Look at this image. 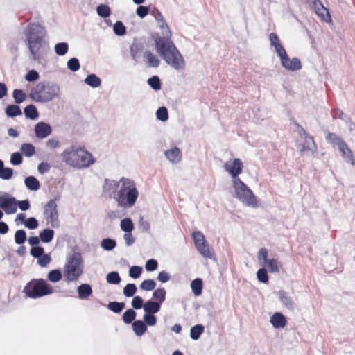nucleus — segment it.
I'll return each mask as SVG.
<instances>
[{
    "label": "nucleus",
    "instance_id": "obj_42",
    "mask_svg": "<svg viewBox=\"0 0 355 355\" xmlns=\"http://www.w3.org/2000/svg\"><path fill=\"white\" fill-rule=\"evenodd\" d=\"M26 97V94L21 89H15L13 91V98L15 103L20 104L25 101Z\"/></svg>",
    "mask_w": 355,
    "mask_h": 355
},
{
    "label": "nucleus",
    "instance_id": "obj_55",
    "mask_svg": "<svg viewBox=\"0 0 355 355\" xmlns=\"http://www.w3.org/2000/svg\"><path fill=\"white\" fill-rule=\"evenodd\" d=\"M68 68L72 71H76L80 68V63L77 58H71L67 62Z\"/></svg>",
    "mask_w": 355,
    "mask_h": 355
},
{
    "label": "nucleus",
    "instance_id": "obj_22",
    "mask_svg": "<svg viewBox=\"0 0 355 355\" xmlns=\"http://www.w3.org/2000/svg\"><path fill=\"white\" fill-rule=\"evenodd\" d=\"M160 303H157V301L149 300L144 304V310L147 313L155 314L160 311Z\"/></svg>",
    "mask_w": 355,
    "mask_h": 355
},
{
    "label": "nucleus",
    "instance_id": "obj_48",
    "mask_svg": "<svg viewBox=\"0 0 355 355\" xmlns=\"http://www.w3.org/2000/svg\"><path fill=\"white\" fill-rule=\"evenodd\" d=\"M97 13L102 17H107L110 15V8L105 4H101L97 7Z\"/></svg>",
    "mask_w": 355,
    "mask_h": 355
},
{
    "label": "nucleus",
    "instance_id": "obj_23",
    "mask_svg": "<svg viewBox=\"0 0 355 355\" xmlns=\"http://www.w3.org/2000/svg\"><path fill=\"white\" fill-rule=\"evenodd\" d=\"M78 297L80 299H87L92 294V288L89 284H83L77 288Z\"/></svg>",
    "mask_w": 355,
    "mask_h": 355
},
{
    "label": "nucleus",
    "instance_id": "obj_44",
    "mask_svg": "<svg viewBox=\"0 0 355 355\" xmlns=\"http://www.w3.org/2000/svg\"><path fill=\"white\" fill-rule=\"evenodd\" d=\"M137 291V286L134 284H128L123 288V294L125 297H132Z\"/></svg>",
    "mask_w": 355,
    "mask_h": 355
},
{
    "label": "nucleus",
    "instance_id": "obj_11",
    "mask_svg": "<svg viewBox=\"0 0 355 355\" xmlns=\"http://www.w3.org/2000/svg\"><path fill=\"white\" fill-rule=\"evenodd\" d=\"M224 169L232 178V182L236 179H240L238 175L241 173L243 168V165L241 159L236 158L227 161L224 166Z\"/></svg>",
    "mask_w": 355,
    "mask_h": 355
},
{
    "label": "nucleus",
    "instance_id": "obj_49",
    "mask_svg": "<svg viewBox=\"0 0 355 355\" xmlns=\"http://www.w3.org/2000/svg\"><path fill=\"white\" fill-rule=\"evenodd\" d=\"M143 318V322L146 324V325L147 324L148 326H154L157 323V318L154 314L145 313Z\"/></svg>",
    "mask_w": 355,
    "mask_h": 355
},
{
    "label": "nucleus",
    "instance_id": "obj_24",
    "mask_svg": "<svg viewBox=\"0 0 355 355\" xmlns=\"http://www.w3.org/2000/svg\"><path fill=\"white\" fill-rule=\"evenodd\" d=\"M144 56L146 59L148 67H157L159 65L160 60L152 52L149 51H145Z\"/></svg>",
    "mask_w": 355,
    "mask_h": 355
},
{
    "label": "nucleus",
    "instance_id": "obj_61",
    "mask_svg": "<svg viewBox=\"0 0 355 355\" xmlns=\"http://www.w3.org/2000/svg\"><path fill=\"white\" fill-rule=\"evenodd\" d=\"M25 226L31 230L35 229L38 227V222L35 218H29L26 220Z\"/></svg>",
    "mask_w": 355,
    "mask_h": 355
},
{
    "label": "nucleus",
    "instance_id": "obj_35",
    "mask_svg": "<svg viewBox=\"0 0 355 355\" xmlns=\"http://www.w3.org/2000/svg\"><path fill=\"white\" fill-rule=\"evenodd\" d=\"M121 229L125 232H132L134 229V225L132 220L129 218H125L121 220L120 223Z\"/></svg>",
    "mask_w": 355,
    "mask_h": 355
},
{
    "label": "nucleus",
    "instance_id": "obj_31",
    "mask_svg": "<svg viewBox=\"0 0 355 355\" xmlns=\"http://www.w3.org/2000/svg\"><path fill=\"white\" fill-rule=\"evenodd\" d=\"M87 85L92 87H98L101 85V80L95 74L89 75L85 80Z\"/></svg>",
    "mask_w": 355,
    "mask_h": 355
},
{
    "label": "nucleus",
    "instance_id": "obj_54",
    "mask_svg": "<svg viewBox=\"0 0 355 355\" xmlns=\"http://www.w3.org/2000/svg\"><path fill=\"white\" fill-rule=\"evenodd\" d=\"M15 242L17 244H22L26 239V234L24 230H19L15 232Z\"/></svg>",
    "mask_w": 355,
    "mask_h": 355
},
{
    "label": "nucleus",
    "instance_id": "obj_41",
    "mask_svg": "<svg viewBox=\"0 0 355 355\" xmlns=\"http://www.w3.org/2000/svg\"><path fill=\"white\" fill-rule=\"evenodd\" d=\"M62 273L60 270L55 269L51 270L48 274V279L51 282H58L62 279Z\"/></svg>",
    "mask_w": 355,
    "mask_h": 355
},
{
    "label": "nucleus",
    "instance_id": "obj_47",
    "mask_svg": "<svg viewBox=\"0 0 355 355\" xmlns=\"http://www.w3.org/2000/svg\"><path fill=\"white\" fill-rule=\"evenodd\" d=\"M156 286V283L153 279H146L144 280L140 285L141 289L144 291H152L155 289Z\"/></svg>",
    "mask_w": 355,
    "mask_h": 355
},
{
    "label": "nucleus",
    "instance_id": "obj_7",
    "mask_svg": "<svg viewBox=\"0 0 355 355\" xmlns=\"http://www.w3.org/2000/svg\"><path fill=\"white\" fill-rule=\"evenodd\" d=\"M234 196L243 204L252 207L257 206V198L251 189L241 179L233 181Z\"/></svg>",
    "mask_w": 355,
    "mask_h": 355
},
{
    "label": "nucleus",
    "instance_id": "obj_32",
    "mask_svg": "<svg viewBox=\"0 0 355 355\" xmlns=\"http://www.w3.org/2000/svg\"><path fill=\"white\" fill-rule=\"evenodd\" d=\"M6 113L10 117H15L22 114L20 107L17 105H8L6 108Z\"/></svg>",
    "mask_w": 355,
    "mask_h": 355
},
{
    "label": "nucleus",
    "instance_id": "obj_56",
    "mask_svg": "<svg viewBox=\"0 0 355 355\" xmlns=\"http://www.w3.org/2000/svg\"><path fill=\"white\" fill-rule=\"evenodd\" d=\"M13 170L10 168H3L0 171V178L3 180H8L12 178Z\"/></svg>",
    "mask_w": 355,
    "mask_h": 355
},
{
    "label": "nucleus",
    "instance_id": "obj_34",
    "mask_svg": "<svg viewBox=\"0 0 355 355\" xmlns=\"http://www.w3.org/2000/svg\"><path fill=\"white\" fill-rule=\"evenodd\" d=\"M101 248L107 251L113 250L116 246V242L112 239H104L101 242Z\"/></svg>",
    "mask_w": 355,
    "mask_h": 355
},
{
    "label": "nucleus",
    "instance_id": "obj_57",
    "mask_svg": "<svg viewBox=\"0 0 355 355\" xmlns=\"http://www.w3.org/2000/svg\"><path fill=\"white\" fill-rule=\"evenodd\" d=\"M132 306L135 309L144 308V300L140 296H135L132 300Z\"/></svg>",
    "mask_w": 355,
    "mask_h": 355
},
{
    "label": "nucleus",
    "instance_id": "obj_13",
    "mask_svg": "<svg viewBox=\"0 0 355 355\" xmlns=\"http://www.w3.org/2000/svg\"><path fill=\"white\" fill-rule=\"evenodd\" d=\"M155 19L158 24L159 28L162 30V36H158L155 39H168L171 40L172 33L169 26L166 23L162 15L158 11H156L155 15Z\"/></svg>",
    "mask_w": 355,
    "mask_h": 355
},
{
    "label": "nucleus",
    "instance_id": "obj_39",
    "mask_svg": "<svg viewBox=\"0 0 355 355\" xmlns=\"http://www.w3.org/2000/svg\"><path fill=\"white\" fill-rule=\"evenodd\" d=\"M107 282L111 284H119L121 282V277L117 272L112 271L107 275Z\"/></svg>",
    "mask_w": 355,
    "mask_h": 355
},
{
    "label": "nucleus",
    "instance_id": "obj_63",
    "mask_svg": "<svg viewBox=\"0 0 355 355\" xmlns=\"http://www.w3.org/2000/svg\"><path fill=\"white\" fill-rule=\"evenodd\" d=\"M148 12L149 8L148 7L143 6H138L136 10L137 15L141 18H144V17H146L148 15Z\"/></svg>",
    "mask_w": 355,
    "mask_h": 355
},
{
    "label": "nucleus",
    "instance_id": "obj_64",
    "mask_svg": "<svg viewBox=\"0 0 355 355\" xmlns=\"http://www.w3.org/2000/svg\"><path fill=\"white\" fill-rule=\"evenodd\" d=\"M51 257L48 254H42L38 259L37 263L41 266H46L50 263Z\"/></svg>",
    "mask_w": 355,
    "mask_h": 355
},
{
    "label": "nucleus",
    "instance_id": "obj_51",
    "mask_svg": "<svg viewBox=\"0 0 355 355\" xmlns=\"http://www.w3.org/2000/svg\"><path fill=\"white\" fill-rule=\"evenodd\" d=\"M114 32L117 35H123L126 33V28L121 21H117L113 27Z\"/></svg>",
    "mask_w": 355,
    "mask_h": 355
},
{
    "label": "nucleus",
    "instance_id": "obj_15",
    "mask_svg": "<svg viewBox=\"0 0 355 355\" xmlns=\"http://www.w3.org/2000/svg\"><path fill=\"white\" fill-rule=\"evenodd\" d=\"M51 127L44 122H39L35 126V135L40 139L46 138L51 134Z\"/></svg>",
    "mask_w": 355,
    "mask_h": 355
},
{
    "label": "nucleus",
    "instance_id": "obj_18",
    "mask_svg": "<svg viewBox=\"0 0 355 355\" xmlns=\"http://www.w3.org/2000/svg\"><path fill=\"white\" fill-rule=\"evenodd\" d=\"M82 273V268H67L64 276L67 282H73L76 281Z\"/></svg>",
    "mask_w": 355,
    "mask_h": 355
},
{
    "label": "nucleus",
    "instance_id": "obj_43",
    "mask_svg": "<svg viewBox=\"0 0 355 355\" xmlns=\"http://www.w3.org/2000/svg\"><path fill=\"white\" fill-rule=\"evenodd\" d=\"M257 277L259 282L262 283H268V271L266 268H260V269L257 272Z\"/></svg>",
    "mask_w": 355,
    "mask_h": 355
},
{
    "label": "nucleus",
    "instance_id": "obj_14",
    "mask_svg": "<svg viewBox=\"0 0 355 355\" xmlns=\"http://www.w3.org/2000/svg\"><path fill=\"white\" fill-rule=\"evenodd\" d=\"M302 136H304V141L302 144V148L300 150L301 152L309 150L312 153L316 152L317 146L313 140V137L310 136L302 128H301V132L300 133Z\"/></svg>",
    "mask_w": 355,
    "mask_h": 355
},
{
    "label": "nucleus",
    "instance_id": "obj_20",
    "mask_svg": "<svg viewBox=\"0 0 355 355\" xmlns=\"http://www.w3.org/2000/svg\"><path fill=\"white\" fill-rule=\"evenodd\" d=\"M278 295L281 302L288 309L293 310L295 309V304L294 301L284 291H279Z\"/></svg>",
    "mask_w": 355,
    "mask_h": 355
},
{
    "label": "nucleus",
    "instance_id": "obj_4",
    "mask_svg": "<svg viewBox=\"0 0 355 355\" xmlns=\"http://www.w3.org/2000/svg\"><path fill=\"white\" fill-rule=\"evenodd\" d=\"M119 185L120 189L114 195V198L119 207H132L138 198V191L135 183L128 179H121Z\"/></svg>",
    "mask_w": 355,
    "mask_h": 355
},
{
    "label": "nucleus",
    "instance_id": "obj_8",
    "mask_svg": "<svg viewBox=\"0 0 355 355\" xmlns=\"http://www.w3.org/2000/svg\"><path fill=\"white\" fill-rule=\"evenodd\" d=\"M328 142L331 143L334 147H337L341 153L343 159L352 164L355 165V158L352 150L349 148L345 141L334 133H328L326 136Z\"/></svg>",
    "mask_w": 355,
    "mask_h": 355
},
{
    "label": "nucleus",
    "instance_id": "obj_37",
    "mask_svg": "<svg viewBox=\"0 0 355 355\" xmlns=\"http://www.w3.org/2000/svg\"><path fill=\"white\" fill-rule=\"evenodd\" d=\"M125 306L124 302H110L107 305V308L114 313H119L123 311Z\"/></svg>",
    "mask_w": 355,
    "mask_h": 355
},
{
    "label": "nucleus",
    "instance_id": "obj_25",
    "mask_svg": "<svg viewBox=\"0 0 355 355\" xmlns=\"http://www.w3.org/2000/svg\"><path fill=\"white\" fill-rule=\"evenodd\" d=\"M132 329L137 336H141L147 331V327L142 320H135L132 322Z\"/></svg>",
    "mask_w": 355,
    "mask_h": 355
},
{
    "label": "nucleus",
    "instance_id": "obj_2",
    "mask_svg": "<svg viewBox=\"0 0 355 355\" xmlns=\"http://www.w3.org/2000/svg\"><path fill=\"white\" fill-rule=\"evenodd\" d=\"M27 40V46L30 51L31 59L40 60L46 50V44L44 40L46 31L39 24H30L25 31Z\"/></svg>",
    "mask_w": 355,
    "mask_h": 355
},
{
    "label": "nucleus",
    "instance_id": "obj_26",
    "mask_svg": "<svg viewBox=\"0 0 355 355\" xmlns=\"http://www.w3.org/2000/svg\"><path fill=\"white\" fill-rule=\"evenodd\" d=\"M24 182L26 187L31 191H37L40 189V182L33 176L27 177L25 179Z\"/></svg>",
    "mask_w": 355,
    "mask_h": 355
},
{
    "label": "nucleus",
    "instance_id": "obj_33",
    "mask_svg": "<svg viewBox=\"0 0 355 355\" xmlns=\"http://www.w3.org/2000/svg\"><path fill=\"white\" fill-rule=\"evenodd\" d=\"M166 291L164 288L156 289L153 294V298L155 300H158L157 303H160V305L166 299Z\"/></svg>",
    "mask_w": 355,
    "mask_h": 355
},
{
    "label": "nucleus",
    "instance_id": "obj_29",
    "mask_svg": "<svg viewBox=\"0 0 355 355\" xmlns=\"http://www.w3.org/2000/svg\"><path fill=\"white\" fill-rule=\"evenodd\" d=\"M205 327L202 324H196L191 327L190 330V337L194 340L199 339L203 333Z\"/></svg>",
    "mask_w": 355,
    "mask_h": 355
},
{
    "label": "nucleus",
    "instance_id": "obj_40",
    "mask_svg": "<svg viewBox=\"0 0 355 355\" xmlns=\"http://www.w3.org/2000/svg\"><path fill=\"white\" fill-rule=\"evenodd\" d=\"M53 235L54 232L52 230L45 229L40 233V237L43 242L49 243L53 239Z\"/></svg>",
    "mask_w": 355,
    "mask_h": 355
},
{
    "label": "nucleus",
    "instance_id": "obj_27",
    "mask_svg": "<svg viewBox=\"0 0 355 355\" xmlns=\"http://www.w3.org/2000/svg\"><path fill=\"white\" fill-rule=\"evenodd\" d=\"M26 118L35 120L38 118L39 113L36 107L33 105L26 106L24 110Z\"/></svg>",
    "mask_w": 355,
    "mask_h": 355
},
{
    "label": "nucleus",
    "instance_id": "obj_46",
    "mask_svg": "<svg viewBox=\"0 0 355 355\" xmlns=\"http://www.w3.org/2000/svg\"><path fill=\"white\" fill-rule=\"evenodd\" d=\"M68 44L65 42H60L55 46V51L58 55H64L67 53Z\"/></svg>",
    "mask_w": 355,
    "mask_h": 355
},
{
    "label": "nucleus",
    "instance_id": "obj_60",
    "mask_svg": "<svg viewBox=\"0 0 355 355\" xmlns=\"http://www.w3.org/2000/svg\"><path fill=\"white\" fill-rule=\"evenodd\" d=\"M39 77V73L36 71L31 70L25 76V79L28 82H33L38 80Z\"/></svg>",
    "mask_w": 355,
    "mask_h": 355
},
{
    "label": "nucleus",
    "instance_id": "obj_30",
    "mask_svg": "<svg viewBox=\"0 0 355 355\" xmlns=\"http://www.w3.org/2000/svg\"><path fill=\"white\" fill-rule=\"evenodd\" d=\"M83 260L80 254L73 253L69 259L68 263L65 266H80Z\"/></svg>",
    "mask_w": 355,
    "mask_h": 355
},
{
    "label": "nucleus",
    "instance_id": "obj_36",
    "mask_svg": "<svg viewBox=\"0 0 355 355\" xmlns=\"http://www.w3.org/2000/svg\"><path fill=\"white\" fill-rule=\"evenodd\" d=\"M20 150L26 157H31L35 155V149L33 144H23L21 146Z\"/></svg>",
    "mask_w": 355,
    "mask_h": 355
},
{
    "label": "nucleus",
    "instance_id": "obj_10",
    "mask_svg": "<svg viewBox=\"0 0 355 355\" xmlns=\"http://www.w3.org/2000/svg\"><path fill=\"white\" fill-rule=\"evenodd\" d=\"M44 214L48 223L52 227H57L59 225L58 213L57 205L53 200H50L44 206Z\"/></svg>",
    "mask_w": 355,
    "mask_h": 355
},
{
    "label": "nucleus",
    "instance_id": "obj_58",
    "mask_svg": "<svg viewBox=\"0 0 355 355\" xmlns=\"http://www.w3.org/2000/svg\"><path fill=\"white\" fill-rule=\"evenodd\" d=\"M10 162L13 165H19V164H21L22 163V156H21V155L19 153H18V152L13 153L11 155Z\"/></svg>",
    "mask_w": 355,
    "mask_h": 355
},
{
    "label": "nucleus",
    "instance_id": "obj_19",
    "mask_svg": "<svg viewBox=\"0 0 355 355\" xmlns=\"http://www.w3.org/2000/svg\"><path fill=\"white\" fill-rule=\"evenodd\" d=\"M270 322L275 329H279L286 326V320L282 313L278 312L270 318Z\"/></svg>",
    "mask_w": 355,
    "mask_h": 355
},
{
    "label": "nucleus",
    "instance_id": "obj_6",
    "mask_svg": "<svg viewBox=\"0 0 355 355\" xmlns=\"http://www.w3.org/2000/svg\"><path fill=\"white\" fill-rule=\"evenodd\" d=\"M53 291V287L43 279H33L24 288L26 296L33 299L51 295Z\"/></svg>",
    "mask_w": 355,
    "mask_h": 355
},
{
    "label": "nucleus",
    "instance_id": "obj_17",
    "mask_svg": "<svg viewBox=\"0 0 355 355\" xmlns=\"http://www.w3.org/2000/svg\"><path fill=\"white\" fill-rule=\"evenodd\" d=\"M282 66L286 69L291 71L300 70L302 68L300 60L297 58L290 60L289 57L281 62Z\"/></svg>",
    "mask_w": 355,
    "mask_h": 355
},
{
    "label": "nucleus",
    "instance_id": "obj_9",
    "mask_svg": "<svg viewBox=\"0 0 355 355\" xmlns=\"http://www.w3.org/2000/svg\"><path fill=\"white\" fill-rule=\"evenodd\" d=\"M192 238L193 239L195 246L199 253L204 257L211 258L214 256L211 253L209 246L205 236L200 231H195L192 233Z\"/></svg>",
    "mask_w": 355,
    "mask_h": 355
},
{
    "label": "nucleus",
    "instance_id": "obj_21",
    "mask_svg": "<svg viewBox=\"0 0 355 355\" xmlns=\"http://www.w3.org/2000/svg\"><path fill=\"white\" fill-rule=\"evenodd\" d=\"M165 155L167 159L172 163H178L181 159V152L177 147H174L165 151Z\"/></svg>",
    "mask_w": 355,
    "mask_h": 355
},
{
    "label": "nucleus",
    "instance_id": "obj_3",
    "mask_svg": "<svg viewBox=\"0 0 355 355\" xmlns=\"http://www.w3.org/2000/svg\"><path fill=\"white\" fill-rule=\"evenodd\" d=\"M62 161L76 168H83L94 164V159L89 152L79 146L72 145L61 154Z\"/></svg>",
    "mask_w": 355,
    "mask_h": 355
},
{
    "label": "nucleus",
    "instance_id": "obj_28",
    "mask_svg": "<svg viewBox=\"0 0 355 355\" xmlns=\"http://www.w3.org/2000/svg\"><path fill=\"white\" fill-rule=\"evenodd\" d=\"M191 288L196 296L200 295L202 290V280L200 278L195 279L191 283Z\"/></svg>",
    "mask_w": 355,
    "mask_h": 355
},
{
    "label": "nucleus",
    "instance_id": "obj_12",
    "mask_svg": "<svg viewBox=\"0 0 355 355\" xmlns=\"http://www.w3.org/2000/svg\"><path fill=\"white\" fill-rule=\"evenodd\" d=\"M0 207L7 214H14L17 211V200L10 194L4 193L0 195Z\"/></svg>",
    "mask_w": 355,
    "mask_h": 355
},
{
    "label": "nucleus",
    "instance_id": "obj_62",
    "mask_svg": "<svg viewBox=\"0 0 355 355\" xmlns=\"http://www.w3.org/2000/svg\"><path fill=\"white\" fill-rule=\"evenodd\" d=\"M44 254V248L42 247H33L31 250V254L37 258V259Z\"/></svg>",
    "mask_w": 355,
    "mask_h": 355
},
{
    "label": "nucleus",
    "instance_id": "obj_50",
    "mask_svg": "<svg viewBox=\"0 0 355 355\" xmlns=\"http://www.w3.org/2000/svg\"><path fill=\"white\" fill-rule=\"evenodd\" d=\"M269 39L270 42V45L272 46H274L275 50L278 49L279 48L283 47L277 34L273 33H270L269 35Z\"/></svg>",
    "mask_w": 355,
    "mask_h": 355
},
{
    "label": "nucleus",
    "instance_id": "obj_52",
    "mask_svg": "<svg viewBox=\"0 0 355 355\" xmlns=\"http://www.w3.org/2000/svg\"><path fill=\"white\" fill-rule=\"evenodd\" d=\"M148 85L155 90L161 89L160 80L158 76H154L148 80Z\"/></svg>",
    "mask_w": 355,
    "mask_h": 355
},
{
    "label": "nucleus",
    "instance_id": "obj_59",
    "mask_svg": "<svg viewBox=\"0 0 355 355\" xmlns=\"http://www.w3.org/2000/svg\"><path fill=\"white\" fill-rule=\"evenodd\" d=\"M143 272V268H130L129 276L133 279L139 278Z\"/></svg>",
    "mask_w": 355,
    "mask_h": 355
},
{
    "label": "nucleus",
    "instance_id": "obj_38",
    "mask_svg": "<svg viewBox=\"0 0 355 355\" xmlns=\"http://www.w3.org/2000/svg\"><path fill=\"white\" fill-rule=\"evenodd\" d=\"M136 312L132 309H129L125 311L123 315V320L125 324H130L136 318Z\"/></svg>",
    "mask_w": 355,
    "mask_h": 355
},
{
    "label": "nucleus",
    "instance_id": "obj_53",
    "mask_svg": "<svg viewBox=\"0 0 355 355\" xmlns=\"http://www.w3.org/2000/svg\"><path fill=\"white\" fill-rule=\"evenodd\" d=\"M157 118L162 121H166L168 118V111L165 107H159L156 112Z\"/></svg>",
    "mask_w": 355,
    "mask_h": 355
},
{
    "label": "nucleus",
    "instance_id": "obj_45",
    "mask_svg": "<svg viewBox=\"0 0 355 355\" xmlns=\"http://www.w3.org/2000/svg\"><path fill=\"white\" fill-rule=\"evenodd\" d=\"M317 3H318L319 6H321V12H319V11H317V13L319 16H321L322 19L327 21L328 20H330V15L328 12V10L322 6V4L320 3L319 0H315L314 2V5L316 7Z\"/></svg>",
    "mask_w": 355,
    "mask_h": 355
},
{
    "label": "nucleus",
    "instance_id": "obj_16",
    "mask_svg": "<svg viewBox=\"0 0 355 355\" xmlns=\"http://www.w3.org/2000/svg\"><path fill=\"white\" fill-rule=\"evenodd\" d=\"M258 259L259 261V263L262 265V266H277L276 259H268V250L265 248L260 249L258 254Z\"/></svg>",
    "mask_w": 355,
    "mask_h": 355
},
{
    "label": "nucleus",
    "instance_id": "obj_5",
    "mask_svg": "<svg viewBox=\"0 0 355 355\" xmlns=\"http://www.w3.org/2000/svg\"><path fill=\"white\" fill-rule=\"evenodd\" d=\"M60 87L58 85L49 82H40L31 90L30 98L37 103H47L58 97Z\"/></svg>",
    "mask_w": 355,
    "mask_h": 355
},
{
    "label": "nucleus",
    "instance_id": "obj_1",
    "mask_svg": "<svg viewBox=\"0 0 355 355\" xmlns=\"http://www.w3.org/2000/svg\"><path fill=\"white\" fill-rule=\"evenodd\" d=\"M155 46L156 52L168 65L177 71L185 69L186 62L171 40L155 39Z\"/></svg>",
    "mask_w": 355,
    "mask_h": 355
}]
</instances>
